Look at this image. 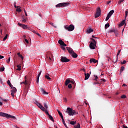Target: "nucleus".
Returning a JSON list of instances; mask_svg holds the SVG:
<instances>
[{"label": "nucleus", "mask_w": 128, "mask_h": 128, "mask_svg": "<svg viewBox=\"0 0 128 128\" xmlns=\"http://www.w3.org/2000/svg\"><path fill=\"white\" fill-rule=\"evenodd\" d=\"M66 114H68V116H74L76 114V110H72L70 108H68L66 110Z\"/></svg>", "instance_id": "f257e3e1"}, {"label": "nucleus", "mask_w": 128, "mask_h": 128, "mask_svg": "<svg viewBox=\"0 0 128 128\" xmlns=\"http://www.w3.org/2000/svg\"><path fill=\"white\" fill-rule=\"evenodd\" d=\"M91 40L92 42H90V48L92 50H94L96 48V40L94 38H91Z\"/></svg>", "instance_id": "f03ea898"}, {"label": "nucleus", "mask_w": 128, "mask_h": 128, "mask_svg": "<svg viewBox=\"0 0 128 128\" xmlns=\"http://www.w3.org/2000/svg\"><path fill=\"white\" fill-rule=\"evenodd\" d=\"M64 28L67 30H68V32H72V30H74V26L72 24H70L69 26L66 25L64 26Z\"/></svg>", "instance_id": "7ed1b4c3"}, {"label": "nucleus", "mask_w": 128, "mask_h": 128, "mask_svg": "<svg viewBox=\"0 0 128 128\" xmlns=\"http://www.w3.org/2000/svg\"><path fill=\"white\" fill-rule=\"evenodd\" d=\"M34 103L36 104V106H38V108H40V110H43V112H46V110H46V108H44V107L42 106V105L38 102V101L35 100Z\"/></svg>", "instance_id": "20e7f679"}, {"label": "nucleus", "mask_w": 128, "mask_h": 128, "mask_svg": "<svg viewBox=\"0 0 128 128\" xmlns=\"http://www.w3.org/2000/svg\"><path fill=\"white\" fill-rule=\"evenodd\" d=\"M70 4V3L68 2H63V3H60L56 6V8H62V6L64 7V6H68Z\"/></svg>", "instance_id": "39448f33"}, {"label": "nucleus", "mask_w": 128, "mask_h": 128, "mask_svg": "<svg viewBox=\"0 0 128 128\" xmlns=\"http://www.w3.org/2000/svg\"><path fill=\"white\" fill-rule=\"evenodd\" d=\"M100 16V8H98L96 9V14H95V18H96Z\"/></svg>", "instance_id": "423d86ee"}, {"label": "nucleus", "mask_w": 128, "mask_h": 128, "mask_svg": "<svg viewBox=\"0 0 128 128\" xmlns=\"http://www.w3.org/2000/svg\"><path fill=\"white\" fill-rule=\"evenodd\" d=\"M18 26H21L24 30H28L30 28L28 26V25L22 24L20 22L18 23Z\"/></svg>", "instance_id": "0eeeda50"}, {"label": "nucleus", "mask_w": 128, "mask_h": 128, "mask_svg": "<svg viewBox=\"0 0 128 128\" xmlns=\"http://www.w3.org/2000/svg\"><path fill=\"white\" fill-rule=\"evenodd\" d=\"M14 94H16V88H13L11 90V96L12 98H14Z\"/></svg>", "instance_id": "6e6552de"}, {"label": "nucleus", "mask_w": 128, "mask_h": 128, "mask_svg": "<svg viewBox=\"0 0 128 128\" xmlns=\"http://www.w3.org/2000/svg\"><path fill=\"white\" fill-rule=\"evenodd\" d=\"M60 58L61 62H70V60L66 58V57H64L62 56L60 57Z\"/></svg>", "instance_id": "1a4fd4ad"}, {"label": "nucleus", "mask_w": 128, "mask_h": 128, "mask_svg": "<svg viewBox=\"0 0 128 128\" xmlns=\"http://www.w3.org/2000/svg\"><path fill=\"white\" fill-rule=\"evenodd\" d=\"M45 114H46L47 116H48L50 120H52V122H54V118H52V116H51V115L50 114H48V110H46V111H45Z\"/></svg>", "instance_id": "9d476101"}, {"label": "nucleus", "mask_w": 128, "mask_h": 128, "mask_svg": "<svg viewBox=\"0 0 128 128\" xmlns=\"http://www.w3.org/2000/svg\"><path fill=\"white\" fill-rule=\"evenodd\" d=\"M108 34H112L114 32V34H118V30L114 28H112L108 31Z\"/></svg>", "instance_id": "9b49d317"}, {"label": "nucleus", "mask_w": 128, "mask_h": 128, "mask_svg": "<svg viewBox=\"0 0 128 128\" xmlns=\"http://www.w3.org/2000/svg\"><path fill=\"white\" fill-rule=\"evenodd\" d=\"M8 114H6L4 112H0V116H3V118H8Z\"/></svg>", "instance_id": "f8f14e48"}, {"label": "nucleus", "mask_w": 128, "mask_h": 128, "mask_svg": "<svg viewBox=\"0 0 128 128\" xmlns=\"http://www.w3.org/2000/svg\"><path fill=\"white\" fill-rule=\"evenodd\" d=\"M68 52L70 54H71L74 52L72 49L70 48L67 47L66 48Z\"/></svg>", "instance_id": "ddd939ff"}, {"label": "nucleus", "mask_w": 128, "mask_h": 128, "mask_svg": "<svg viewBox=\"0 0 128 128\" xmlns=\"http://www.w3.org/2000/svg\"><path fill=\"white\" fill-rule=\"evenodd\" d=\"M84 76H85V80H88V78H90V74L88 73V74H84Z\"/></svg>", "instance_id": "4468645a"}, {"label": "nucleus", "mask_w": 128, "mask_h": 128, "mask_svg": "<svg viewBox=\"0 0 128 128\" xmlns=\"http://www.w3.org/2000/svg\"><path fill=\"white\" fill-rule=\"evenodd\" d=\"M40 74H42V71H40L38 74V78H37V80L36 81V82L37 84H38V80H40Z\"/></svg>", "instance_id": "2eb2a0df"}, {"label": "nucleus", "mask_w": 128, "mask_h": 128, "mask_svg": "<svg viewBox=\"0 0 128 128\" xmlns=\"http://www.w3.org/2000/svg\"><path fill=\"white\" fill-rule=\"evenodd\" d=\"M72 58H78V54H76V52H73V53H72Z\"/></svg>", "instance_id": "dca6fc26"}, {"label": "nucleus", "mask_w": 128, "mask_h": 128, "mask_svg": "<svg viewBox=\"0 0 128 128\" xmlns=\"http://www.w3.org/2000/svg\"><path fill=\"white\" fill-rule=\"evenodd\" d=\"M114 10H112L109 12V13L108 14V15L109 16H112V14H114Z\"/></svg>", "instance_id": "f3484780"}, {"label": "nucleus", "mask_w": 128, "mask_h": 128, "mask_svg": "<svg viewBox=\"0 0 128 128\" xmlns=\"http://www.w3.org/2000/svg\"><path fill=\"white\" fill-rule=\"evenodd\" d=\"M96 62H97L96 60V59H94V58H91L90 60V63L94 62V64H96Z\"/></svg>", "instance_id": "a211bd4d"}, {"label": "nucleus", "mask_w": 128, "mask_h": 128, "mask_svg": "<svg viewBox=\"0 0 128 128\" xmlns=\"http://www.w3.org/2000/svg\"><path fill=\"white\" fill-rule=\"evenodd\" d=\"M18 56H19V58H20L22 60H24V57L22 56V55L20 54V52H18L17 54Z\"/></svg>", "instance_id": "6ab92c4d"}, {"label": "nucleus", "mask_w": 128, "mask_h": 128, "mask_svg": "<svg viewBox=\"0 0 128 128\" xmlns=\"http://www.w3.org/2000/svg\"><path fill=\"white\" fill-rule=\"evenodd\" d=\"M94 32V30H92V28L87 29L88 34H90V32Z\"/></svg>", "instance_id": "aec40b11"}, {"label": "nucleus", "mask_w": 128, "mask_h": 128, "mask_svg": "<svg viewBox=\"0 0 128 128\" xmlns=\"http://www.w3.org/2000/svg\"><path fill=\"white\" fill-rule=\"evenodd\" d=\"M124 24H126V20H123L121 23L120 24V26H124Z\"/></svg>", "instance_id": "412c9836"}, {"label": "nucleus", "mask_w": 128, "mask_h": 128, "mask_svg": "<svg viewBox=\"0 0 128 128\" xmlns=\"http://www.w3.org/2000/svg\"><path fill=\"white\" fill-rule=\"evenodd\" d=\"M70 82V79L67 78L66 80V83H65L66 86H68V84Z\"/></svg>", "instance_id": "4be33fe9"}, {"label": "nucleus", "mask_w": 128, "mask_h": 128, "mask_svg": "<svg viewBox=\"0 0 128 128\" xmlns=\"http://www.w3.org/2000/svg\"><path fill=\"white\" fill-rule=\"evenodd\" d=\"M41 90L44 94H48V92H46L44 88H42Z\"/></svg>", "instance_id": "5701e85b"}, {"label": "nucleus", "mask_w": 128, "mask_h": 128, "mask_svg": "<svg viewBox=\"0 0 128 128\" xmlns=\"http://www.w3.org/2000/svg\"><path fill=\"white\" fill-rule=\"evenodd\" d=\"M74 128H80V123H78L76 125H74Z\"/></svg>", "instance_id": "b1692460"}, {"label": "nucleus", "mask_w": 128, "mask_h": 128, "mask_svg": "<svg viewBox=\"0 0 128 128\" xmlns=\"http://www.w3.org/2000/svg\"><path fill=\"white\" fill-rule=\"evenodd\" d=\"M58 42L60 46H62L64 43V42L62 40H58Z\"/></svg>", "instance_id": "393cba45"}, {"label": "nucleus", "mask_w": 128, "mask_h": 128, "mask_svg": "<svg viewBox=\"0 0 128 128\" xmlns=\"http://www.w3.org/2000/svg\"><path fill=\"white\" fill-rule=\"evenodd\" d=\"M8 118H13V119H14V118H16V116L8 114Z\"/></svg>", "instance_id": "a878e982"}, {"label": "nucleus", "mask_w": 128, "mask_h": 128, "mask_svg": "<svg viewBox=\"0 0 128 128\" xmlns=\"http://www.w3.org/2000/svg\"><path fill=\"white\" fill-rule=\"evenodd\" d=\"M58 114L60 115V116L61 118H64V116H62V112H60V110H58Z\"/></svg>", "instance_id": "bb28decb"}, {"label": "nucleus", "mask_w": 128, "mask_h": 128, "mask_svg": "<svg viewBox=\"0 0 128 128\" xmlns=\"http://www.w3.org/2000/svg\"><path fill=\"white\" fill-rule=\"evenodd\" d=\"M76 124V122L74 121H71L70 122V124H72V126H74Z\"/></svg>", "instance_id": "cd10ccee"}, {"label": "nucleus", "mask_w": 128, "mask_h": 128, "mask_svg": "<svg viewBox=\"0 0 128 128\" xmlns=\"http://www.w3.org/2000/svg\"><path fill=\"white\" fill-rule=\"evenodd\" d=\"M17 68H17V70H20L22 69L20 68H22V66H20V64L19 65H17Z\"/></svg>", "instance_id": "c85d7f7f"}, {"label": "nucleus", "mask_w": 128, "mask_h": 128, "mask_svg": "<svg viewBox=\"0 0 128 128\" xmlns=\"http://www.w3.org/2000/svg\"><path fill=\"white\" fill-rule=\"evenodd\" d=\"M120 50H119L116 55V60H118V56H120Z\"/></svg>", "instance_id": "c756f323"}, {"label": "nucleus", "mask_w": 128, "mask_h": 128, "mask_svg": "<svg viewBox=\"0 0 128 128\" xmlns=\"http://www.w3.org/2000/svg\"><path fill=\"white\" fill-rule=\"evenodd\" d=\"M108 28H110V24L108 23L105 24V28L106 29Z\"/></svg>", "instance_id": "7c9ffc66"}, {"label": "nucleus", "mask_w": 128, "mask_h": 128, "mask_svg": "<svg viewBox=\"0 0 128 128\" xmlns=\"http://www.w3.org/2000/svg\"><path fill=\"white\" fill-rule=\"evenodd\" d=\"M124 66H122L121 68H120V72H124Z\"/></svg>", "instance_id": "2f4dec72"}, {"label": "nucleus", "mask_w": 128, "mask_h": 128, "mask_svg": "<svg viewBox=\"0 0 128 128\" xmlns=\"http://www.w3.org/2000/svg\"><path fill=\"white\" fill-rule=\"evenodd\" d=\"M8 84V86H12V84L10 83V80H8V81L7 82Z\"/></svg>", "instance_id": "473e14b6"}, {"label": "nucleus", "mask_w": 128, "mask_h": 128, "mask_svg": "<svg viewBox=\"0 0 128 128\" xmlns=\"http://www.w3.org/2000/svg\"><path fill=\"white\" fill-rule=\"evenodd\" d=\"M16 12H22V10L20 9V8H16Z\"/></svg>", "instance_id": "72a5a7b5"}, {"label": "nucleus", "mask_w": 128, "mask_h": 128, "mask_svg": "<svg viewBox=\"0 0 128 128\" xmlns=\"http://www.w3.org/2000/svg\"><path fill=\"white\" fill-rule=\"evenodd\" d=\"M50 24H51V26H54V28H56V26H55V25L54 24V23H52V22H50Z\"/></svg>", "instance_id": "f704fd0d"}, {"label": "nucleus", "mask_w": 128, "mask_h": 128, "mask_svg": "<svg viewBox=\"0 0 128 128\" xmlns=\"http://www.w3.org/2000/svg\"><path fill=\"white\" fill-rule=\"evenodd\" d=\"M110 16L108 15H107V16L106 17V22L108 21V20H110Z\"/></svg>", "instance_id": "c9c22d12"}, {"label": "nucleus", "mask_w": 128, "mask_h": 128, "mask_svg": "<svg viewBox=\"0 0 128 128\" xmlns=\"http://www.w3.org/2000/svg\"><path fill=\"white\" fill-rule=\"evenodd\" d=\"M44 108H46V110H48V105L46 104V103H44Z\"/></svg>", "instance_id": "e433bc0d"}, {"label": "nucleus", "mask_w": 128, "mask_h": 128, "mask_svg": "<svg viewBox=\"0 0 128 128\" xmlns=\"http://www.w3.org/2000/svg\"><path fill=\"white\" fill-rule=\"evenodd\" d=\"M45 78H47L48 80H51V78H50V76L48 75L45 76Z\"/></svg>", "instance_id": "4c0bfd02"}, {"label": "nucleus", "mask_w": 128, "mask_h": 128, "mask_svg": "<svg viewBox=\"0 0 128 128\" xmlns=\"http://www.w3.org/2000/svg\"><path fill=\"white\" fill-rule=\"evenodd\" d=\"M124 0H120L118 2V4H122V2H124Z\"/></svg>", "instance_id": "58836bf2"}, {"label": "nucleus", "mask_w": 128, "mask_h": 128, "mask_svg": "<svg viewBox=\"0 0 128 128\" xmlns=\"http://www.w3.org/2000/svg\"><path fill=\"white\" fill-rule=\"evenodd\" d=\"M128 10H126L125 12V18H126V16H128Z\"/></svg>", "instance_id": "ea45409f"}, {"label": "nucleus", "mask_w": 128, "mask_h": 128, "mask_svg": "<svg viewBox=\"0 0 128 128\" xmlns=\"http://www.w3.org/2000/svg\"><path fill=\"white\" fill-rule=\"evenodd\" d=\"M6 38H8V34L6 35V36H4V38L3 39V40L4 42V40H6Z\"/></svg>", "instance_id": "a19ab883"}, {"label": "nucleus", "mask_w": 128, "mask_h": 128, "mask_svg": "<svg viewBox=\"0 0 128 128\" xmlns=\"http://www.w3.org/2000/svg\"><path fill=\"white\" fill-rule=\"evenodd\" d=\"M126 64V60H124L122 62H121V64Z\"/></svg>", "instance_id": "79ce46f5"}, {"label": "nucleus", "mask_w": 128, "mask_h": 128, "mask_svg": "<svg viewBox=\"0 0 128 128\" xmlns=\"http://www.w3.org/2000/svg\"><path fill=\"white\" fill-rule=\"evenodd\" d=\"M126 98V95H124V94L122 95L121 96V98Z\"/></svg>", "instance_id": "37998d69"}, {"label": "nucleus", "mask_w": 128, "mask_h": 128, "mask_svg": "<svg viewBox=\"0 0 128 128\" xmlns=\"http://www.w3.org/2000/svg\"><path fill=\"white\" fill-rule=\"evenodd\" d=\"M26 22V19L23 18L22 20V22Z\"/></svg>", "instance_id": "c03bdc74"}, {"label": "nucleus", "mask_w": 128, "mask_h": 128, "mask_svg": "<svg viewBox=\"0 0 128 128\" xmlns=\"http://www.w3.org/2000/svg\"><path fill=\"white\" fill-rule=\"evenodd\" d=\"M0 70L1 72H4V67L0 68Z\"/></svg>", "instance_id": "a18cd8bd"}, {"label": "nucleus", "mask_w": 128, "mask_h": 128, "mask_svg": "<svg viewBox=\"0 0 128 128\" xmlns=\"http://www.w3.org/2000/svg\"><path fill=\"white\" fill-rule=\"evenodd\" d=\"M68 88H72V84H69L68 85Z\"/></svg>", "instance_id": "49530a36"}, {"label": "nucleus", "mask_w": 128, "mask_h": 128, "mask_svg": "<svg viewBox=\"0 0 128 128\" xmlns=\"http://www.w3.org/2000/svg\"><path fill=\"white\" fill-rule=\"evenodd\" d=\"M62 122L63 123V124H66V122H64V117L62 118Z\"/></svg>", "instance_id": "de8ad7c7"}, {"label": "nucleus", "mask_w": 128, "mask_h": 128, "mask_svg": "<svg viewBox=\"0 0 128 128\" xmlns=\"http://www.w3.org/2000/svg\"><path fill=\"white\" fill-rule=\"evenodd\" d=\"M7 62L8 63L10 62V57H9L8 60H6Z\"/></svg>", "instance_id": "09e8293b"}, {"label": "nucleus", "mask_w": 128, "mask_h": 128, "mask_svg": "<svg viewBox=\"0 0 128 128\" xmlns=\"http://www.w3.org/2000/svg\"><path fill=\"white\" fill-rule=\"evenodd\" d=\"M95 76V78H94V80H98V76Z\"/></svg>", "instance_id": "8fccbe9b"}, {"label": "nucleus", "mask_w": 128, "mask_h": 128, "mask_svg": "<svg viewBox=\"0 0 128 128\" xmlns=\"http://www.w3.org/2000/svg\"><path fill=\"white\" fill-rule=\"evenodd\" d=\"M36 34H37V36H40V38H42V36H40V34L38 33V32H36Z\"/></svg>", "instance_id": "3c124183"}, {"label": "nucleus", "mask_w": 128, "mask_h": 128, "mask_svg": "<svg viewBox=\"0 0 128 128\" xmlns=\"http://www.w3.org/2000/svg\"><path fill=\"white\" fill-rule=\"evenodd\" d=\"M4 58V56L0 55V60H2V58Z\"/></svg>", "instance_id": "603ef678"}, {"label": "nucleus", "mask_w": 128, "mask_h": 128, "mask_svg": "<svg viewBox=\"0 0 128 128\" xmlns=\"http://www.w3.org/2000/svg\"><path fill=\"white\" fill-rule=\"evenodd\" d=\"M70 82H71V84H74V81H70Z\"/></svg>", "instance_id": "864d4df0"}, {"label": "nucleus", "mask_w": 128, "mask_h": 128, "mask_svg": "<svg viewBox=\"0 0 128 128\" xmlns=\"http://www.w3.org/2000/svg\"><path fill=\"white\" fill-rule=\"evenodd\" d=\"M32 32H34V34H36V30H32Z\"/></svg>", "instance_id": "5fc2aeb1"}, {"label": "nucleus", "mask_w": 128, "mask_h": 128, "mask_svg": "<svg viewBox=\"0 0 128 128\" xmlns=\"http://www.w3.org/2000/svg\"><path fill=\"white\" fill-rule=\"evenodd\" d=\"M14 8H20V6H16V2H14Z\"/></svg>", "instance_id": "6e6d98bb"}, {"label": "nucleus", "mask_w": 128, "mask_h": 128, "mask_svg": "<svg viewBox=\"0 0 128 128\" xmlns=\"http://www.w3.org/2000/svg\"><path fill=\"white\" fill-rule=\"evenodd\" d=\"M110 2H112V1H110V0L108 1V2H107V4H110Z\"/></svg>", "instance_id": "4d7b16f0"}, {"label": "nucleus", "mask_w": 128, "mask_h": 128, "mask_svg": "<svg viewBox=\"0 0 128 128\" xmlns=\"http://www.w3.org/2000/svg\"><path fill=\"white\" fill-rule=\"evenodd\" d=\"M25 42L26 44H28V40L27 39H25Z\"/></svg>", "instance_id": "13d9d810"}, {"label": "nucleus", "mask_w": 128, "mask_h": 128, "mask_svg": "<svg viewBox=\"0 0 128 128\" xmlns=\"http://www.w3.org/2000/svg\"><path fill=\"white\" fill-rule=\"evenodd\" d=\"M22 84H27L26 82H22Z\"/></svg>", "instance_id": "bf43d9fd"}, {"label": "nucleus", "mask_w": 128, "mask_h": 128, "mask_svg": "<svg viewBox=\"0 0 128 128\" xmlns=\"http://www.w3.org/2000/svg\"><path fill=\"white\" fill-rule=\"evenodd\" d=\"M92 38H98L96 37L95 36H92Z\"/></svg>", "instance_id": "052dcab7"}, {"label": "nucleus", "mask_w": 128, "mask_h": 128, "mask_svg": "<svg viewBox=\"0 0 128 128\" xmlns=\"http://www.w3.org/2000/svg\"><path fill=\"white\" fill-rule=\"evenodd\" d=\"M64 126H65L66 128H68V126H66V123H64Z\"/></svg>", "instance_id": "680f3d73"}, {"label": "nucleus", "mask_w": 128, "mask_h": 128, "mask_svg": "<svg viewBox=\"0 0 128 128\" xmlns=\"http://www.w3.org/2000/svg\"><path fill=\"white\" fill-rule=\"evenodd\" d=\"M62 46H66V44H64V42L63 43V44H62Z\"/></svg>", "instance_id": "e2e57ef3"}, {"label": "nucleus", "mask_w": 128, "mask_h": 128, "mask_svg": "<svg viewBox=\"0 0 128 128\" xmlns=\"http://www.w3.org/2000/svg\"><path fill=\"white\" fill-rule=\"evenodd\" d=\"M62 50H66V48L64 47H62Z\"/></svg>", "instance_id": "0e129e2a"}, {"label": "nucleus", "mask_w": 128, "mask_h": 128, "mask_svg": "<svg viewBox=\"0 0 128 128\" xmlns=\"http://www.w3.org/2000/svg\"><path fill=\"white\" fill-rule=\"evenodd\" d=\"M3 100V102H8V100H6V99L3 100Z\"/></svg>", "instance_id": "69168bd1"}, {"label": "nucleus", "mask_w": 128, "mask_h": 128, "mask_svg": "<svg viewBox=\"0 0 128 128\" xmlns=\"http://www.w3.org/2000/svg\"><path fill=\"white\" fill-rule=\"evenodd\" d=\"M102 80V82H106V80H104V79H102V80Z\"/></svg>", "instance_id": "338daca9"}, {"label": "nucleus", "mask_w": 128, "mask_h": 128, "mask_svg": "<svg viewBox=\"0 0 128 128\" xmlns=\"http://www.w3.org/2000/svg\"><path fill=\"white\" fill-rule=\"evenodd\" d=\"M123 128H128V126H123Z\"/></svg>", "instance_id": "774afa93"}]
</instances>
